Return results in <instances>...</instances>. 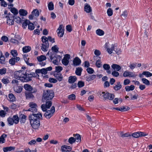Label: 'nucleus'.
Segmentation results:
<instances>
[{"label": "nucleus", "instance_id": "obj_49", "mask_svg": "<svg viewBox=\"0 0 152 152\" xmlns=\"http://www.w3.org/2000/svg\"><path fill=\"white\" fill-rule=\"evenodd\" d=\"M1 82L4 84L7 85L10 83V81L7 78H3L1 80Z\"/></svg>", "mask_w": 152, "mask_h": 152}, {"label": "nucleus", "instance_id": "obj_52", "mask_svg": "<svg viewBox=\"0 0 152 152\" xmlns=\"http://www.w3.org/2000/svg\"><path fill=\"white\" fill-rule=\"evenodd\" d=\"M143 74L147 77H150L152 76V73L147 71L143 72Z\"/></svg>", "mask_w": 152, "mask_h": 152}, {"label": "nucleus", "instance_id": "obj_10", "mask_svg": "<svg viewBox=\"0 0 152 152\" xmlns=\"http://www.w3.org/2000/svg\"><path fill=\"white\" fill-rule=\"evenodd\" d=\"M26 99H33L34 98V95L30 92L26 91L25 93Z\"/></svg>", "mask_w": 152, "mask_h": 152}, {"label": "nucleus", "instance_id": "obj_57", "mask_svg": "<svg viewBox=\"0 0 152 152\" xmlns=\"http://www.w3.org/2000/svg\"><path fill=\"white\" fill-rule=\"evenodd\" d=\"M107 13L108 16H111L113 14V10L110 8H108L107 11Z\"/></svg>", "mask_w": 152, "mask_h": 152}, {"label": "nucleus", "instance_id": "obj_35", "mask_svg": "<svg viewBox=\"0 0 152 152\" xmlns=\"http://www.w3.org/2000/svg\"><path fill=\"white\" fill-rule=\"evenodd\" d=\"M31 48L29 46H26L23 48V51L24 53H27L30 51Z\"/></svg>", "mask_w": 152, "mask_h": 152}, {"label": "nucleus", "instance_id": "obj_32", "mask_svg": "<svg viewBox=\"0 0 152 152\" xmlns=\"http://www.w3.org/2000/svg\"><path fill=\"white\" fill-rule=\"evenodd\" d=\"M109 92L106 91H102L101 92V93H100V94L101 95H102V96L105 99H107L108 98V96L109 94Z\"/></svg>", "mask_w": 152, "mask_h": 152}, {"label": "nucleus", "instance_id": "obj_59", "mask_svg": "<svg viewBox=\"0 0 152 152\" xmlns=\"http://www.w3.org/2000/svg\"><path fill=\"white\" fill-rule=\"evenodd\" d=\"M76 141V140H75L74 137H70L68 139V142L70 144H72L75 142Z\"/></svg>", "mask_w": 152, "mask_h": 152}, {"label": "nucleus", "instance_id": "obj_3", "mask_svg": "<svg viewBox=\"0 0 152 152\" xmlns=\"http://www.w3.org/2000/svg\"><path fill=\"white\" fill-rule=\"evenodd\" d=\"M7 121L9 124L12 125L14 123L17 124L19 122V118L17 115H14L12 118L9 117L7 118Z\"/></svg>", "mask_w": 152, "mask_h": 152}, {"label": "nucleus", "instance_id": "obj_14", "mask_svg": "<svg viewBox=\"0 0 152 152\" xmlns=\"http://www.w3.org/2000/svg\"><path fill=\"white\" fill-rule=\"evenodd\" d=\"M54 76L56 78V79L59 82L63 80V75L61 73L54 72Z\"/></svg>", "mask_w": 152, "mask_h": 152}, {"label": "nucleus", "instance_id": "obj_26", "mask_svg": "<svg viewBox=\"0 0 152 152\" xmlns=\"http://www.w3.org/2000/svg\"><path fill=\"white\" fill-rule=\"evenodd\" d=\"M84 10L87 12L89 13L92 10L90 6L86 3L84 7Z\"/></svg>", "mask_w": 152, "mask_h": 152}, {"label": "nucleus", "instance_id": "obj_6", "mask_svg": "<svg viewBox=\"0 0 152 152\" xmlns=\"http://www.w3.org/2000/svg\"><path fill=\"white\" fill-rule=\"evenodd\" d=\"M45 104H42L41 106V108L43 111H45L47 109L49 108L52 105V102L51 100H45Z\"/></svg>", "mask_w": 152, "mask_h": 152}, {"label": "nucleus", "instance_id": "obj_7", "mask_svg": "<svg viewBox=\"0 0 152 152\" xmlns=\"http://www.w3.org/2000/svg\"><path fill=\"white\" fill-rule=\"evenodd\" d=\"M24 74V72L23 70L16 71L14 73V77L15 78L20 80L21 81L22 77H23V75Z\"/></svg>", "mask_w": 152, "mask_h": 152}, {"label": "nucleus", "instance_id": "obj_48", "mask_svg": "<svg viewBox=\"0 0 152 152\" xmlns=\"http://www.w3.org/2000/svg\"><path fill=\"white\" fill-rule=\"evenodd\" d=\"M10 11L14 15H16L18 14V10L14 7L10 9Z\"/></svg>", "mask_w": 152, "mask_h": 152}, {"label": "nucleus", "instance_id": "obj_50", "mask_svg": "<svg viewBox=\"0 0 152 152\" xmlns=\"http://www.w3.org/2000/svg\"><path fill=\"white\" fill-rule=\"evenodd\" d=\"M128 13L127 11L126 10H125L123 13L121 15V16L122 17V18L123 19L126 18L127 16Z\"/></svg>", "mask_w": 152, "mask_h": 152}, {"label": "nucleus", "instance_id": "obj_61", "mask_svg": "<svg viewBox=\"0 0 152 152\" xmlns=\"http://www.w3.org/2000/svg\"><path fill=\"white\" fill-rule=\"evenodd\" d=\"M114 97L115 95L114 94L109 93L108 96V98H107V99H108L110 100H112Z\"/></svg>", "mask_w": 152, "mask_h": 152}, {"label": "nucleus", "instance_id": "obj_21", "mask_svg": "<svg viewBox=\"0 0 152 152\" xmlns=\"http://www.w3.org/2000/svg\"><path fill=\"white\" fill-rule=\"evenodd\" d=\"M82 70L83 69L81 67H77L75 72L76 74L79 76H81Z\"/></svg>", "mask_w": 152, "mask_h": 152}, {"label": "nucleus", "instance_id": "obj_64", "mask_svg": "<svg viewBox=\"0 0 152 152\" xmlns=\"http://www.w3.org/2000/svg\"><path fill=\"white\" fill-rule=\"evenodd\" d=\"M6 73V69L5 68H4L2 69H0V74L3 75L5 74Z\"/></svg>", "mask_w": 152, "mask_h": 152}, {"label": "nucleus", "instance_id": "obj_39", "mask_svg": "<svg viewBox=\"0 0 152 152\" xmlns=\"http://www.w3.org/2000/svg\"><path fill=\"white\" fill-rule=\"evenodd\" d=\"M96 33L97 35L101 36L104 35V32L102 30L100 29H98L96 30Z\"/></svg>", "mask_w": 152, "mask_h": 152}, {"label": "nucleus", "instance_id": "obj_62", "mask_svg": "<svg viewBox=\"0 0 152 152\" xmlns=\"http://www.w3.org/2000/svg\"><path fill=\"white\" fill-rule=\"evenodd\" d=\"M11 42L15 44H18L19 43V42L18 41V40L15 39V38H12L10 40Z\"/></svg>", "mask_w": 152, "mask_h": 152}, {"label": "nucleus", "instance_id": "obj_19", "mask_svg": "<svg viewBox=\"0 0 152 152\" xmlns=\"http://www.w3.org/2000/svg\"><path fill=\"white\" fill-rule=\"evenodd\" d=\"M77 80L76 77L75 76H70L69 77L68 82L70 83H73L75 82Z\"/></svg>", "mask_w": 152, "mask_h": 152}, {"label": "nucleus", "instance_id": "obj_31", "mask_svg": "<svg viewBox=\"0 0 152 152\" xmlns=\"http://www.w3.org/2000/svg\"><path fill=\"white\" fill-rule=\"evenodd\" d=\"M19 13L20 15L22 16H25L28 14L27 12L24 9H20L19 10Z\"/></svg>", "mask_w": 152, "mask_h": 152}, {"label": "nucleus", "instance_id": "obj_60", "mask_svg": "<svg viewBox=\"0 0 152 152\" xmlns=\"http://www.w3.org/2000/svg\"><path fill=\"white\" fill-rule=\"evenodd\" d=\"M11 53L14 57H16L18 55L17 51L15 50H12Z\"/></svg>", "mask_w": 152, "mask_h": 152}, {"label": "nucleus", "instance_id": "obj_38", "mask_svg": "<svg viewBox=\"0 0 152 152\" xmlns=\"http://www.w3.org/2000/svg\"><path fill=\"white\" fill-rule=\"evenodd\" d=\"M115 50V45L113 44H112L111 45V48H108L107 50V51L110 54H111L112 53L113 51L114 50Z\"/></svg>", "mask_w": 152, "mask_h": 152}, {"label": "nucleus", "instance_id": "obj_8", "mask_svg": "<svg viewBox=\"0 0 152 152\" xmlns=\"http://www.w3.org/2000/svg\"><path fill=\"white\" fill-rule=\"evenodd\" d=\"M28 72H24V74L23 75V77H22L21 81L23 82H28L31 81L32 80L31 77L29 75Z\"/></svg>", "mask_w": 152, "mask_h": 152}, {"label": "nucleus", "instance_id": "obj_44", "mask_svg": "<svg viewBox=\"0 0 152 152\" xmlns=\"http://www.w3.org/2000/svg\"><path fill=\"white\" fill-rule=\"evenodd\" d=\"M48 9L49 10H52L54 9V5L52 2H50L48 5Z\"/></svg>", "mask_w": 152, "mask_h": 152}, {"label": "nucleus", "instance_id": "obj_54", "mask_svg": "<svg viewBox=\"0 0 152 152\" xmlns=\"http://www.w3.org/2000/svg\"><path fill=\"white\" fill-rule=\"evenodd\" d=\"M84 83L82 81H79L77 83V86L79 88H82L84 86Z\"/></svg>", "mask_w": 152, "mask_h": 152}, {"label": "nucleus", "instance_id": "obj_37", "mask_svg": "<svg viewBox=\"0 0 152 152\" xmlns=\"http://www.w3.org/2000/svg\"><path fill=\"white\" fill-rule=\"evenodd\" d=\"M37 58L39 61L41 62L45 60L46 59V57L45 56L42 55L40 56H38L37 57Z\"/></svg>", "mask_w": 152, "mask_h": 152}, {"label": "nucleus", "instance_id": "obj_53", "mask_svg": "<svg viewBox=\"0 0 152 152\" xmlns=\"http://www.w3.org/2000/svg\"><path fill=\"white\" fill-rule=\"evenodd\" d=\"M29 75L31 76V78L32 77L39 78V75L38 74H37L35 72H30Z\"/></svg>", "mask_w": 152, "mask_h": 152}, {"label": "nucleus", "instance_id": "obj_23", "mask_svg": "<svg viewBox=\"0 0 152 152\" xmlns=\"http://www.w3.org/2000/svg\"><path fill=\"white\" fill-rule=\"evenodd\" d=\"M23 86H17L14 87V90L16 93H20L23 90Z\"/></svg>", "mask_w": 152, "mask_h": 152}, {"label": "nucleus", "instance_id": "obj_36", "mask_svg": "<svg viewBox=\"0 0 152 152\" xmlns=\"http://www.w3.org/2000/svg\"><path fill=\"white\" fill-rule=\"evenodd\" d=\"M94 53L96 56H94V59L95 60L97 58H99V57L98 56L100 55L101 52L99 50H96L94 52Z\"/></svg>", "mask_w": 152, "mask_h": 152}, {"label": "nucleus", "instance_id": "obj_24", "mask_svg": "<svg viewBox=\"0 0 152 152\" xmlns=\"http://www.w3.org/2000/svg\"><path fill=\"white\" fill-rule=\"evenodd\" d=\"M122 86L120 82L118 81L116 83L115 86H114L113 88L115 90L118 91L120 90L122 88Z\"/></svg>", "mask_w": 152, "mask_h": 152}, {"label": "nucleus", "instance_id": "obj_5", "mask_svg": "<svg viewBox=\"0 0 152 152\" xmlns=\"http://www.w3.org/2000/svg\"><path fill=\"white\" fill-rule=\"evenodd\" d=\"M148 135V133L145 132L139 131L137 132H135L132 134L131 136L135 138H138L139 137H144Z\"/></svg>", "mask_w": 152, "mask_h": 152}, {"label": "nucleus", "instance_id": "obj_16", "mask_svg": "<svg viewBox=\"0 0 152 152\" xmlns=\"http://www.w3.org/2000/svg\"><path fill=\"white\" fill-rule=\"evenodd\" d=\"M20 60L19 57H16V58H12L9 60V63L12 66L15 65V62H17Z\"/></svg>", "mask_w": 152, "mask_h": 152}, {"label": "nucleus", "instance_id": "obj_33", "mask_svg": "<svg viewBox=\"0 0 152 152\" xmlns=\"http://www.w3.org/2000/svg\"><path fill=\"white\" fill-rule=\"evenodd\" d=\"M23 88L26 91L29 92L32 90V87L28 84H26L24 85Z\"/></svg>", "mask_w": 152, "mask_h": 152}, {"label": "nucleus", "instance_id": "obj_13", "mask_svg": "<svg viewBox=\"0 0 152 152\" xmlns=\"http://www.w3.org/2000/svg\"><path fill=\"white\" fill-rule=\"evenodd\" d=\"M62 25H60L59 27L57 30L58 36L60 37H62L64 34V29H62Z\"/></svg>", "mask_w": 152, "mask_h": 152}, {"label": "nucleus", "instance_id": "obj_41", "mask_svg": "<svg viewBox=\"0 0 152 152\" xmlns=\"http://www.w3.org/2000/svg\"><path fill=\"white\" fill-rule=\"evenodd\" d=\"M28 28L30 30H32L34 28V25L30 21L28 25Z\"/></svg>", "mask_w": 152, "mask_h": 152}, {"label": "nucleus", "instance_id": "obj_22", "mask_svg": "<svg viewBox=\"0 0 152 152\" xmlns=\"http://www.w3.org/2000/svg\"><path fill=\"white\" fill-rule=\"evenodd\" d=\"M5 63V58L2 54L1 51L0 50V64H4Z\"/></svg>", "mask_w": 152, "mask_h": 152}, {"label": "nucleus", "instance_id": "obj_63", "mask_svg": "<svg viewBox=\"0 0 152 152\" xmlns=\"http://www.w3.org/2000/svg\"><path fill=\"white\" fill-rule=\"evenodd\" d=\"M103 68L105 70H108L110 68V65L107 64H104L103 65Z\"/></svg>", "mask_w": 152, "mask_h": 152}, {"label": "nucleus", "instance_id": "obj_11", "mask_svg": "<svg viewBox=\"0 0 152 152\" xmlns=\"http://www.w3.org/2000/svg\"><path fill=\"white\" fill-rule=\"evenodd\" d=\"M113 109L121 111H126L129 110L130 108L127 106H122L120 107L113 108Z\"/></svg>", "mask_w": 152, "mask_h": 152}, {"label": "nucleus", "instance_id": "obj_2", "mask_svg": "<svg viewBox=\"0 0 152 152\" xmlns=\"http://www.w3.org/2000/svg\"><path fill=\"white\" fill-rule=\"evenodd\" d=\"M54 96V93L53 91L48 90L44 92L42 100L44 102L45 100H51Z\"/></svg>", "mask_w": 152, "mask_h": 152}, {"label": "nucleus", "instance_id": "obj_30", "mask_svg": "<svg viewBox=\"0 0 152 152\" xmlns=\"http://www.w3.org/2000/svg\"><path fill=\"white\" fill-rule=\"evenodd\" d=\"M7 135L5 134H3L0 137V143H4L5 142V138L6 137Z\"/></svg>", "mask_w": 152, "mask_h": 152}, {"label": "nucleus", "instance_id": "obj_29", "mask_svg": "<svg viewBox=\"0 0 152 152\" xmlns=\"http://www.w3.org/2000/svg\"><path fill=\"white\" fill-rule=\"evenodd\" d=\"M135 86L134 85H131L130 86H127L125 87V89L126 91L128 92L130 91H132L134 89Z\"/></svg>", "mask_w": 152, "mask_h": 152}, {"label": "nucleus", "instance_id": "obj_17", "mask_svg": "<svg viewBox=\"0 0 152 152\" xmlns=\"http://www.w3.org/2000/svg\"><path fill=\"white\" fill-rule=\"evenodd\" d=\"M49 46V43H42V46L41 49L42 51L44 52H46L48 50V48Z\"/></svg>", "mask_w": 152, "mask_h": 152}, {"label": "nucleus", "instance_id": "obj_40", "mask_svg": "<svg viewBox=\"0 0 152 152\" xmlns=\"http://www.w3.org/2000/svg\"><path fill=\"white\" fill-rule=\"evenodd\" d=\"M30 23V21L28 20H26L22 24V27L23 28H26L27 26L28 25L29 23Z\"/></svg>", "mask_w": 152, "mask_h": 152}, {"label": "nucleus", "instance_id": "obj_28", "mask_svg": "<svg viewBox=\"0 0 152 152\" xmlns=\"http://www.w3.org/2000/svg\"><path fill=\"white\" fill-rule=\"evenodd\" d=\"M96 76L94 75H89L86 77V80L88 81H90L94 80L96 77Z\"/></svg>", "mask_w": 152, "mask_h": 152}, {"label": "nucleus", "instance_id": "obj_27", "mask_svg": "<svg viewBox=\"0 0 152 152\" xmlns=\"http://www.w3.org/2000/svg\"><path fill=\"white\" fill-rule=\"evenodd\" d=\"M73 136L74 137L75 140L77 142H80L81 141L80 135L78 134H73Z\"/></svg>", "mask_w": 152, "mask_h": 152}, {"label": "nucleus", "instance_id": "obj_55", "mask_svg": "<svg viewBox=\"0 0 152 152\" xmlns=\"http://www.w3.org/2000/svg\"><path fill=\"white\" fill-rule=\"evenodd\" d=\"M75 95L74 94H71L68 96V99L70 100H74L75 99Z\"/></svg>", "mask_w": 152, "mask_h": 152}, {"label": "nucleus", "instance_id": "obj_43", "mask_svg": "<svg viewBox=\"0 0 152 152\" xmlns=\"http://www.w3.org/2000/svg\"><path fill=\"white\" fill-rule=\"evenodd\" d=\"M56 71L54 72H56L57 73H60V72L62 70V67L60 66H56L55 67Z\"/></svg>", "mask_w": 152, "mask_h": 152}, {"label": "nucleus", "instance_id": "obj_20", "mask_svg": "<svg viewBox=\"0 0 152 152\" xmlns=\"http://www.w3.org/2000/svg\"><path fill=\"white\" fill-rule=\"evenodd\" d=\"M111 67L115 71H118L121 69L120 66L116 64H113L111 66Z\"/></svg>", "mask_w": 152, "mask_h": 152}, {"label": "nucleus", "instance_id": "obj_34", "mask_svg": "<svg viewBox=\"0 0 152 152\" xmlns=\"http://www.w3.org/2000/svg\"><path fill=\"white\" fill-rule=\"evenodd\" d=\"M10 99L9 100L10 102H13L15 101V97L12 94H10L8 95Z\"/></svg>", "mask_w": 152, "mask_h": 152}, {"label": "nucleus", "instance_id": "obj_58", "mask_svg": "<svg viewBox=\"0 0 152 152\" xmlns=\"http://www.w3.org/2000/svg\"><path fill=\"white\" fill-rule=\"evenodd\" d=\"M143 83L147 85H149L150 84L149 81L145 78H143L142 80Z\"/></svg>", "mask_w": 152, "mask_h": 152}, {"label": "nucleus", "instance_id": "obj_42", "mask_svg": "<svg viewBox=\"0 0 152 152\" xmlns=\"http://www.w3.org/2000/svg\"><path fill=\"white\" fill-rule=\"evenodd\" d=\"M120 136L122 137H131V134L127 133L124 134L122 132H121L120 133Z\"/></svg>", "mask_w": 152, "mask_h": 152}, {"label": "nucleus", "instance_id": "obj_18", "mask_svg": "<svg viewBox=\"0 0 152 152\" xmlns=\"http://www.w3.org/2000/svg\"><path fill=\"white\" fill-rule=\"evenodd\" d=\"M61 149L62 152L69 151L71 150V148L70 146L65 145L62 146L61 147Z\"/></svg>", "mask_w": 152, "mask_h": 152}, {"label": "nucleus", "instance_id": "obj_46", "mask_svg": "<svg viewBox=\"0 0 152 152\" xmlns=\"http://www.w3.org/2000/svg\"><path fill=\"white\" fill-rule=\"evenodd\" d=\"M37 111V108L34 107H30V108H29L28 110H25V111H31L32 113L36 112Z\"/></svg>", "mask_w": 152, "mask_h": 152}, {"label": "nucleus", "instance_id": "obj_56", "mask_svg": "<svg viewBox=\"0 0 152 152\" xmlns=\"http://www.w3.org/2000/svg\"><path fill=\"white\" fill-rule=\"evenodd\" d=\"M51 50L56 53L58 52V48L57 47L56 45H55L52 47Z\"/></svg>", "mask_w": 152, "mask_h": 152}, {"label": "nucleus", "instance_id": "obj_25", "mask_svg": "<svg viewBox=\"0 0 152 152\" xmlns=\"http://www.w3.org/2000/svg\"><path fill=\"white\" fill-rule=\"evenodd\" d=\"M81 61L78 57H76L74 59L73 63L76 66L79 65L81 63Z\"/></svg>", "mask_w": 152, "mask_h": 152}, {"label": "nucleus", "instance_id": "obj_4", "mask_svg": "<svg viewBox=\"0 0 152 152\" xmlns=\"http://www.w3.org/2000/svg\"><path fill=\"white\" fill-rule=\"evenodd\" d=\"M55 108L54 106L52 107L51 109L50 110H47V109L46 112L45 114L44 115L46 118L49 119L53 115L55 112Z\"/></svg>", "mask_w": 152, "mask_h": 152}, {"label": "nucleus", "instance_id": "obj_12", "mask_svg": "<svg viewBox=\"0 0 152 152\" xmlns=\"http://www.w3.org/2000/svg\"><path fill=\"white\" fill-rule=\"evenodd\" d=\"M56 55V53L53 51L49 50L48 52L46 54L47 56H49V58L51 61H52L53 59L55 58V56Z\"/></svg>", "mask_w": 152, "mask_h": 152}, {"label": "nucleus", "instance_id": "obj_15", "mask_svg": "<svg viewBox=\"0 0 152 152\" xmlns=\"http://www.w3.org/2000/svg\"><path fill=\"white\" fill-rule=\"evenodd\" d=\"M123 75L124 77H135L137 76V75L133 74L132 72L127 71H125Z\"/></svg>", "mask_w": 152, "mask_h": 152}, {"label": "nucleus", "instance_id": "obj_47", "mask_svg": "<svg viewBox=\"0 0 152 152\" xmlns=\"http://www.w3.org/2000/svg\"><path fill=\"white\" fill-rule=\"evenodd\" d=\"M41 39L43 43L46 44L47 42L48 43V37L47 38L46 37L43 36L42 37Z\"/></svg>", "mask_w": 152, "mask_h": 152}, {"label": "nucleus", "instance_id": "obj_51", "mask_svg": "<svg viewBox=\"0 0 152 152\" xmlns=\"http://www.w3.org/2000/svg\"><path fill=\"white\" fill-rule=\"evenodd\" d=\"M101 59L100 57H99V59L97 60L96 62V66L98 68L100 67L101 66V62H100Z\"/></svg>", "mask_w": 152, "mask_h": 152}, {"label": "nucleus", "instance_id": "obj_45", "mask_svg": "<svg viewBox=\"0 0 152 152\" xmlns=\"http://www.w3.org/2000/svg\"><path fill=\"white\" fill-rule=\"evenodd\" d=\"M32 14H33L34 16L38 17L39 15V12L37 9L34 10L32 12Z\"/></svg>", "mask_w": 152, "mask_h": 152}, {"label": "nucleus", "instance_id": "obj_9", "mask_svg": "<svg viewBox=\"0 0 152 152\" xmlns=\"http://www.w3.org/2000/svg\"><path fill=\"white\" fill-rule=\"evenodd\" d=\"M70 57V56L69 54H66L65 55L62 60V63L63 65L67 66L68 64Z\"/></svg>", "mask_w": 152, "mask_h": 152}, {"label": "nucleus", "instance_id": "obj_1", "mask_svg": "<svg viewBox=\"0 0 152 152\" xmlns=\"http://www.w3.org/2000/svg\"><path fill=\"white\" fill-rule=\"evenodd\" d=\"M29 120L31 126L35 129L39 128L40 125V120L42 119V115L41 113H32L29 116Z\"/></svg>", "mask_w": 152, "mask_h": 152}]
</instances>
